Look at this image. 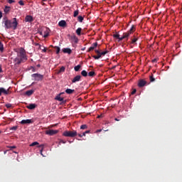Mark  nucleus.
Here are the masks:
<instances>
[{
  "label": "nucleus",
  "instance_id": "obj_1",
  "mask_svg": "<svg viewBox=\"0 0 182 182\" xmlns=\"http://www.w3.org/2000/svg\"><path fill=\"white\" fill-rule=\"evenodd\" d=\"M3 23H4L5 28L6 29L11 28L13 30H16L18 24L17 19L16 18H14L11 20H8L7 18L6 17L4 18Z\"/></svg>",
  "mask_w": 182,
  "mask_h": 182
},
{
  "label": "nucleus",
  "instance_id": "obj_2",
  "mask_svg": "<svg viewBox=\"0 0 182 182\" xmlns=\"http://www.w3.org/2000/svg\"><path fill=\"white\" fill-rule=\"evenodd\" d=\"M17 56L22 59L24 62L27 60L26 53L23 48H21L17 52Z\"/></svg>",
  "mask_w": 182,
  "mask_h": 182
},
{
  "label": "nucleus",
  "instance_id": "obj_3",
  "mask_svg": "<svg viewBox=\"0 0 182 182\" xmlns=\"http://www.w3.org/2000/svg\"><path fill=\"white\" fill-rule=\"evenodd\" d=\"M63 136H65V137H76V136H77V132L75 130L65 131Z\"/></svg>",
  "mask_w": 182,
  "mask_h": 182
},
{
  "label": "nucleus",
  "instance_id": "obj_4",
  "mask_svg": "<svg viewBox=\"0 0 182 182\" xmlns=\"http://www.w3.org/2000/svg\"><path fill=\"white\" fill-rule=\"evenodd\" d=\"M31 76L34 78V80L36 81L43 80V77H44L43 75H41V74H38V73L33 74Z\"/></svg>",
  "mask_w": 182,
  "mask_h": 182
},
{
  "label": "nucleus",
  "instance_id": "obj_5",
  "mask_svg": "<svg viewBox=\"0 0 182 182\" xmlns=\"http://www.w3.org/2000/svg\"><path fill=\"white\" fill-rule=\"evenodd\" d=\"M57 133H58V130L50 129L46 131V134H48V136H54V134H57Z\"/></svg>",
  "mask_w": 182,
  "mask_h": 182
},
{
  "label": "nucleus",
  "instance_id": "obj_6",
  "mask_svg": "<svg viewBox=\"0 0 182 182\" xmlns=\"http://www.w3.org/2000/svg\"><path fill=\"white\" fill-rule=\"evenodd\" d=\"M4 94L7 95L10 94L9 88L8 90L4 89V87H0V96Z\"/></svg>",
  "mask_w": 182,
  "mask_h": 182
},
{
  "label": "nucleus",
  "instance_id": "obj_7",
  "mask_svg": "<svg viewBox=\"0 0 182 182\" xmlns=\"http://www.w3.org/2000/svg\"><path fill=\"white\" fill-rule=\"evenodd\" d=\"M147 84V82L145 80L141 79L138 80V87H143Z\"/></svg>",
  "mask_w": 182,
  "mask_h": 182
},
{
  "label": "nucleus",
  "instance_id": "obj_8",
  "mask_svg": "<svg viewBox=\"0 0 182 182\" xmlns=\"http://www.w3.org/2000/svg\"><path fill=\"white\" fill-rule=\"evenodd\" d=\"M20 123L21 124H32L33 121L32 119H23Z\"/></svg>",
  "mask_w": 182,
  "mask_h": 182
},
{
  "label": "nucleus",
  "instance_id": "obj_9",
  "mask_svg": "<svg viewBox=\"0 0 182 182\" xmlns=\"http://www.w3.org/2000/svg\"><path fill=\"white\" fill-rule=\"evenodd\" d=\"M96 53H97V55H93L92 57L95 59V60H98L99 58H101V52L99 50H95Z\"/></svg>",
  "mask_w": 182,
  "mask_h": 182
},
{
  "label": "nucleus",
  "instance_id": "obj_10",
  "mask_svg": "<svg viewBox=\"0 0 182 182\" xmlns=\"http://www.w3.org/2000/svg\"><path fill=\"white\" fill-rule=\"evenodd\" d=\"M55 100L62 102V104H65L66 103V100H64L63 97H60V94L58 95V96H56Z\"/></svg>",
  "mask_w": 182,
  "mask_h": 182
},
{
  "label": "nucleus",
  "instance_id": "obj_11",
  "mask_svg": "<svg viewBox=\"0 0 182 182\" xmlns=\"http://www.w3.org/2000/svg\"><path fill=\"white\" fill-rule=\"evenodd\" d=\"M14 61L16 63L17 65L25 62L23 60H22L21 58H18V56L14 59Z\"/></svg>",
  "mask_w": 182,
  "mask_h": 182
},
{
  "label": "nucleus",
  "instance_id": "obj_12",
  "mask_svg": "<svg viewBox=\"0 0 182 182\" xmlns=\"http://www.w3.org/2000/svg\"><path fill=\"white\" fill-rule=\"evenodd\" d=\"M97 46H98L97 42L94 43L92 45V46L88 49L87 52H90V51L93 50Z\"/></svg>",
  "mask_w": 182,
  "mask_h": 182
},
{
  "label": "nucleus",
  "instance_id": "obj_13",
  "mask_svg": "<svg viewBox=\"0 0 182 182\" xmlns=\"http://www.w3.org/2000/svg\"><path fill=\"white\" fill-rule=\"evenodd\" d=\"M81 79V76L80 75H77L76 77H75L73 78V80H72L73 83H75L76 82H79Z\"/></svg>",
  "mask_w": 182,
  "mask_h": 182
},
{
  "label": "nucleus",
  "instance_id": "obj_14",
  "mask_svg": "<svg viewBox=\"0 0 182 182\" xmlns=\"http://www.w3.org/2000/svg\"><path fill=\"white\" fill-rule=\"evenodd\" d=\"M26 22H32L33 21V18L31 16H26V18H25Z\"/></svg>",
  "mask_w": 182,
  "mask_h": 182
},
{
  "label": "nucleus",
  "instance_id": "obj_15",
  "mask_svg": "<svg viewBox=\"0 0 182 182\" xmlns=\"http://www.w3.org/2000/svg\"><path fill=\"white\" fill-rule=\"evenodd\" d=\"M138 39H139L138 38H136V37H135V36H134V38H131V44L136 45Z\"/></svg>",
  "mask_w": 182,
  "mask_h": 182
},
{
  "label": "nucleus",
  "instance_id": "obj_16",
  "mask_svg": "<svg viewBox=\"0 0 182 182\" xmlns=\"http://www.w3.org/2000/svg\"><path fill=\"white\" fill-rule=\"evenodd\" d=\"M36 106L37 105L36 104H30L26 107L29 109H34L36 107Z\"/></svg>",
  "mask_w": 182,
  "mask_h": 182
},
{
  "label": "nucleus",
  "instance_id": "obj_17",
  "mask_svg": "<svg viewBox=\"0 0 182 182\" xmlns=\"http://www.w3.org/2000/svg\"><path fill=\"white\" fill-rule=\"evenodd\" d=\"M135 31H136V26L134 25H132V27H131V29H129V31H128V32L130 34H132Z\"/></svg>",
  "mask_w": 182,
  "mask_h": 182
},
{
  "label": "nucleus",
  "instance_id": "obj_18",
  "mask_svg": "<svg viewBox=\"0 0 182 182\" xmlns=\"http://www.w3.org/2000/svg\"><path fill=\"white\" fill-rule=\"evenodd\" d=\"M63 53H68V54H71V53H72L71 49H70L68 48L63 49Z\"/></svg>",
  "mask_w": 182,
  "mask_h": 182
},
{
  "label": "nucleus",
  "instance_id": "obj_19",
  "mask_svg": "<svg viewBox=\"0 0 182 182\" xmlns=\"http://www.w3.org/2000/svg\"><path fill=\"white\" fill-rule=\"evenodd\" d=\"M130 33H129V31H127V33H124L123 34H122V36H124V38L126 39L127 38V40H128V38L130 36Z\"/></svg>",
  "mask_w": 182,
  "mask_h": 182
},
{
  "label": "nucleus",
  "instance_id": "obj_20",
  "mask_svg": "<svg viewBox=\"0 0 182 182\" xmlns=\"http://www.w3.org/2000/svg\"><path fill=\"white\" fill-rule=\"evenodd\" d=\"M60 27H65L66 26V22L65 21H60L58 23Z\"/></svg>",
  "mask_w": 182,
  "mask_h": 182
},
{
  "label": "nucleus",
  "instance_id": "obj_21",
  "mask_svg": "<svg viewBox=\"0 0 182 182\" xmlns=\"http://www.w3.org/2000/svg\"><path fill=\"white\" fill-rule=\"evenodd\" d=\"M34 92V90H30L26 92V95L28 96H31Z\"/></svg>",
  "mask_w": 182,
  "mask_h": 182
},
{
  "label": "nucleus",
  "instance_id": "obj_22",
  "mask_svg": "<svg viewBox=\"0 0 182 182\" xmlns=\"http://www.w3.org/2000/svg\"><path fill=\"white\" fill-rule=\"evenodd\" d=\"M71 39L73 40L75 43H77L78 42V38H77V36L75 35L72 36Z\"/></svg>",
  "mask_w": 182,
  "mask_h": 182
},
{
  "label": "nucleus",
  "instance_id": "obj_23",
  "mask_svg": "<svg viewBox=\"0 0 182 182\" xmlns=\"http://www.w3.org/2000/svg\"><path fill=\"white\" fill-rule=\"evenodd\" d=\"M74 90H71V89H67L66 90H65V92L67 93V94H69V95H70V94H73V92H74Z\"/></svg>",
  "mask_w": 182,
  "mask_h": 182
},
{
  "label": "nucleus",
  "instance_id": "obj_24",
  "mask_svg": "<svg viewBox=\"0 0 182 182\" xmlns=\"http://www.w3.org/2000/svg\"><path fill=\"white\" fill-rule=\"evenodd\" d=\"M156 80V79L154 77V75L152 74V75H151V76H149V81L151 82H154Z\"/></svg>",
  "mask_w": 182,
  "mask_h": 182
},
{
  "label": "nucleus",
  "instance_id": "obj_25",
  "mask_svg": "<svg viewBox=\"0 0 182 182\" xmlns=\"http://www.w3.org/2000/svg\"><path fill=\"white\" fill-rule=\"evenodd\" d=\"M10 7L9 6H5V9H4V12L6 13V14H8L9 11H10Z\"/></svg>",
  "mask_w": 182,
  "mask_h": 182
},
{
  "label": "nucleus",
  "instance_id": "obj_26",
  "mask_svg": "<svg viewBox=\"0 0 182 182\" xmlns=\"http://www.w3.org/2000/svg\"><path fill=\"white\" fill-rule=\"evenodd\" d=\"M88 75H89L90 77H94V76L96 75V73H95L94 71H91V72H90V73H88Z\"/></svg>",
  "mask_w": 182,
  "mask_h": 182
},
{
  "label": "nucleus",
  "instance_id": "obj_27",
  "mask_svg": "<svg viewBox=\"0 0 182 182\" xmlns=\"http://www.w3.org/2000/svg\"><path fill=\"white\" fill-rule=\"evenodd\" d=\"M82 75L84 77H87V72L86 70H82L81 73Z\"/></svg>",
  "mask_w": 182,
  "mask_h": 182
},
{
  "label": "nucleus",
  "instance_id": "obj_28",
  "mask_svg": "<svg viewBox=\"0 0 182 182\" xmlns=\"http://www.w3.org/2000/svg\"><path fill=\"white\" fill-rule=\"evenodd\" d=\"M81 31H82V28H78L77 30L76 31V33L78 36H80L81 35Z\"/></svg>",
  "mask_w": 182,
  "mask_h": 182
},
{
  "label": "nucleus",
  "instance_id": "obj_29",
  "mask_svg": "<svg viewBox=\"0 0 182 182\" xmlns=\"http://www.w3.org/2000/svg\"><path fill=\"white\" fill-rule=\"evenodd\" d=\"M80 68H81V65H77V66L75 67V70L76 72H77V71L80 70Z\"/></svg>",
  "mask_w": 182,
  "mask_h": 182
},
{
  "label": "nucleus",
  "instance_id": "obj_30",
  "mask_svg": "<svg viewBox=\"0 0 182 182\" xmlns=\"http://www.w3.org/2000/svg\"><path fill=\"white\" fill-rule=\"evenodd\" d=\"M77 20H78V21L82 23L84 20V18L82 16H79L77 18Z\"/></svg>",
  "mask_w": 182,
  "mask_h": 182
},
{
  "label": "nucleus",
  "instance_id": "obj_31",
  "mask_svg": "<svg viewBox=\"0 0 182 182\" xmlns=\"http://www.w3.org/2000/svg\"><path fill=\"white\" fill-rule=\"evenodd\" d=\"M39 144L37 141L33 142L30 146L31 147H33L34 146H38Z\"/></svg>",
  "mask_w": 182,
  "mask_h": 182
},
{
  "label": "nucleus",
  "instance_id": "obj_32",
  "mask_svg": "<svg viewBox=\"0 0 182 182\" xmlns=\"http://www.w3.org/2000/svg\"><path fill=\"white\" fill-rule=\"evenodd\" d=\"M80 129L82 130H85V129H87V126L86 124H83L80 127Z\"/></svg>",
  "mask_w": 182,
  "mask_h": 182
},
{
  "label": "nucleus",
  "instance_id": "obj_33",
  "mask_svg": "<svg viewBox=\"0 0 182 182\" xmlns=\"http://www.w3.org/2000/svg\"><path fill=\"white\" fill-rule=\"evenodd\" d=\"M4 50V46L2 43L0 41V51L3 52Z\"/></svg>",
  "mask_w": 182,
  "mask_h": 182
},
{
  "label": "nucleus",
  "instance_id": "obj_34",
  "mask_svg": "<svg viewBox=\"0 0 182 182\" xmlns=\"http://www.w3.org/2000/svg\"><path fill=\"white\" fill-rule=\"evenodd\" d=\"M78 14H79V10H77L74 12L73 16H74V17H77L78 16Z\"/></svg>",
  "mask_w": 182,
  "mask_h": 182
},
{
  "label": "nucleus",
  "instance_id": "obj_35",
  "mask_svg": "<svg viewBox=\"0 0 182 182\" xmlns=\"http://www.w3.org/2000/svg\"><path fill=\"white\" fill-rule=\"evenodd\" d=\"M55 48H56V53L59 54L60 48L59 47H58V46H55Z\"/></svg>",
  "mask_w": 182,
  "mask_h": 182
},
{
  "label": "nucleus",
  "instance_id": "obj_36",
  "mask_svg": "<svg viewBox=\"0 0 182 182\" xmlns=\"http://www.w3.org/2000/svg\"><path fill=\"white\" fill-rule=\"evenodd\" d=\"M114 38H117V39H119L120 35L119 34H114L113 35Z\"/></svg>",
  "mask_w": 182,
  "mask_h": 182
},
{
  "label": "nucleus",
  "instance_id": "obj_37",
  "mask_svg": "<svg viewBox=\"0 0 182 182\" xmlns=\"http://www.w3.org/2000/svg\"><path fill=\"white\" fill-rule=\"evenodd\" d=\"M17 129H18V127H17V126H14V127H12L10 129V130L16 131V130H17Z\"/></svg>",
  "mask_w": 182,
  "mask_h": 182
},
{
  "label": "nucleus",
  "instance_id": "obj_38",
  "mask_svg": "<svg viewBox=\"0 0 182 182\" xmlns=\"http://www.w3.org/2000/svg\"><path fill=\"white\" fill-rule=\"evenodd\" d=\"M107 53H108L107 50L104 51V52H101V58H102V55H103V56L105 55Z\"/></svg>",
  "mask_w": 182,
  "mask_h": 182
},
{
  "label": "nucleus",
  "instance_id": "obj_39",
  "mask_svg": "<svg viewBox=\"0 0 182 182\" xmlns=\"http://www.w3.org/2000/svg\"><path fill=\"white\" fill-rule=\"evenodd\" d=\"M65 68L64 66H63L60 69V73L61 72H65Z\"/></svg>",
  "mask_w": 182,
  "mask_h": 182
},
{
  "label": "nucleus",
  "instance_id": "obj_40",
  "mask_svg": "<svg viewBox=\"0 0 182 182\" xmlns=\"http://www.w3.org/2000/svg\"><path fill=\"white\" fill-rule=\"evenodd\" d=\"M6 107L7 108H10V107H12V105L10 104V103H8V104L6 105Z\"/></svg>",
  "mask_w": 182,
  "mask_h": 182
},
{
  "label": "nucleus",
  "instance_id": "obj_41",
  "mask_svg": "<svg viewBox=\"0 0 182 182\" xmlns=\"http://www.w3.org/2000/svg\"><path fill=\"white\" fill-rule=\"evenodd\" d=\"M18 4H19L21 6H24V2H23L22 0L19 1H18Z\"/></svg>",
  "mask_w": 182,
  "mask_h": 182
},
{
  "label": "nucleus",
  "instance_id": "obj_42",
  "mask_svg": "<svg viewBox=\"0 0 182 182\" xmlns=\"http://www.w3.org/2000/svg\"><path fill=\"white\" fill-rule=\"evenodd\" d=\"M124 39H125L124 38V36H122V37H119V40H118V42H120V41H122V40H124Z\"/></svg>",
  "mask_w": 182,
  "mask_h": 182
},
{
  "label": "nucleus",
  "instance_id": "obj_43",
  "mask_svg": "<svg viewBox=\"0 0 182 182\" xmlns=\"http://www.w3.org/2000/svg\"><path fill=\"white\" fill-rule=\"evenodd\" d=\"M61 143H63V144H65L66 141L60 139L59 144H60Z\"/></svg>",
  "mask_w": 182,
  "mask_h": 182
},
{
  "label": "nucleus",
  "instance_id": "obj_44",
  "mask_svg": "<svg viewBox=\"0 0 182 182\" xmlns=\"http://www.w3.org/2000/svg\"><path fill=\"white\" fill-rule=\"evenodd\" d=\"M7 1L10 4H12V3H15V1H14V0H7Z\"/></svg>",
  "mask_w": 182,
  "mask_h": 182
},
{
  "label": "nucleus",
  "instance_id": "obj_45",
  "mask_svg": "<svg viewBox=\"0 0 182 182\" xmlns=\"http://www.w3.org/2000/svg\"><path fill=\"white\" fill-rule=\"evenodd\" d=\"M9 149H10V150H12L13 149H16V146H8Z\"/></svg>",
  "mask_w": 182,
  "mask_h": 182
},
{
  "label": "nucleus",
  "instance_id": "obj_46",
  "mask_svg": "<svg viewBox=\"0 0 182 182\" xmlns=\"http://www.w3.org/2000/svg\"><path fill=\"white\" fill-rule=\"evenodd\" d=\"M136 89H134V90H132V92H131V95H134V94L136 93Z\"/></svg>",
  "mask_w": 182,
  "mask_h": 182
},
{
  "label": "nucleus",
  "instance_id": "obj_47",
  "mask_svg": "<svg viewBox=\"0 0 182 182\" xmlns=\"http://www.w3.org/2000/svg\"><path fill=\"white\" fill-rule=\"evenodd\" d=\"M77 136H79V137H83L82 134H77Z\"/></svg>",
  "mask_w": 182,
  "mask_h": 182
},
{
  "label": "nucleus",
  "instance_id": "obj_48",
  "mask_svg": "<svg viewBox=\"0 0 182 182\" xmlns=\"http://www.w3.org/2000/svg\"><path fill=\"white\" fill-rule=\"evenodd\" d=\"M85 134H88L89 133H90V130H87L86 132H85Z\"/></svg>",
  "mask_w": 182,
  "mask_h": 182
},
{
  "label": "nucleus",
  "instance_id": "obj_49",
  "mask_svg": "<svg viewBox=\"0 0 182 182\" xmlns=\"http://www.w3.org/2000/svg\"><path fill=\"white\" fill-rule=\"evenodd\" d=\"M43 53H46L47 51V49L44 48V49L42 50Z\"/></svg>",
  "mask_w": 182,
  "mask_h": 182
},
{
  "label": "nucleus",
  "instance_id": "obj_50",
  "mask_svg": "<svg viewBox=\"0 0 182 182\" xmlns=\"http://www.w3.org/2000/svg\"><path fill=\"white\" fill-rule=\"evenodd\" d=\"M48 36V33H46L43 36L44 38H47Z\"/></svg>",
  "mask_w": 182,
  "mask_h": 182
},
{
  "label": "nucleus",
  "instance_id": "obj_51",
  "mask_svg": "<svg viewBox=\"0 0 182 182\" xmlns=\"http://www.w3.org/2000/svg\"><path fill=\"white\" fill-rule=\"evenodd\" d=\"M102 129H98V130L97 131V133H100V132H102Z\"/></svg>",
  "mask_w": 182,
  "mask_h": 182
},
{
  "label": "nucleus",
  "instance_id": "obj_52",
  "mask_svg": "<svg viewBox=\"0 0 182 182\" xmlns=\"http://www.w3.org/2000/svg\"><path fill=\"white\" fill-rule=\"evenodd\" d=\"M1 17H2V13L1 11H0V19L1 18Z\"/></svg>",
  "mask_w": 182,
  "mask_h": 182
},
{
  "label": "nucleus",
  "instance_id": "obj_53",
  "mask_svg": "<svg viewBox=\"0 0 182 182\" xmlns=\"http://www.w3.org/2000/svg\"><path fill=\"white\" fill-rule=\"evenodd\" d=\"M115 122H119V119H118L117 118L114 119Z\"/></svg>",
  "mask_w": 182,
  "mask_h": 182
},
{
  "label": "nucleus",
  "instance_id": "obj_54",
  "mask_svg": "<svg viewBox=\"0 0 182 182\" xmlns=\"http://www.w3.org/2000/svg\"><path fill=\"white\" fill-rule=\"evenodd\" d=\"M38 147H44L43 144L39 145Z\"/></svg>",
  "mask_w": 182,
  "mask_h": 182
},
{
  "label": "nucleus",
  "instance_id": "obj_55",
  "mask_svg": "<svg viewBox=\"0 0 182 182\" xmlns=\"http://www.w3.org/2000/svg\"><path fill=\"white\" fill-rule=\"evenodd\" d=\"M41 36H43V32L42 31H39L38 32Z\"/></svg>",
  "mask_w": 182,
  "mask_h": 182
},
{
  "label": "nucleus",
  "instance_id": "obj_56",
  "mask_svg": "<svg viewBox=\"0 0 182 182\" xmlns=\"http://www.w3.org/2000/svg\"><path fill=\"white\" fill-rule=\"evenodd\" d=\"M82 134V136H86L85 132H83Z\"/></svg>",
  "mask_w": 182,
  "mask_h": 182
},
{
  "label": "nucleus",
  "instance_id": "obj_57",
  "mask_svg": "<svg viewBox=\"0 0 182 182\" xmlns=\"http://www.w3.org/2000/svg\"><path fill=\"white\" fill-rule=\"evenodd\" d=\"M1 72H2V69H1V67L0 65V73H1Z\"/></svg>",
  "mask_w": 182,
  "mask_h": 182
},
{
  "label": "nucleus",
  "instance_id": "obj_58",
  "mask_svg": "<svg viewBox=\"0 0 182 182\" xmlns=\"http://www.w3.org/2000/svg\"><path fill=\"white\" fill-rule=\"evenodd\" d=\"M37 67H38V68H40V67H41V65H40V64L37 65Z\"/></svg>",
  "mask_w": 182,
  "mask_h": 182
},
{
  "label": "nucleus",
  "instance_id": "obj_59",
  "mask_svg": "<svg viewBox=\"0 0 182 182\" xmlns=\"http://www.w3.org/2000/svg\"><path fill=\"white\" fill-rule=\"evenodd\" d=\"M37 46H40V49L42 50V48H41V45H39V44L38 43Z\"/></svg>",
  "mask_w": 182,
  "mask_h": 182
},
{
  "label": "nucleus",
  "instance_id": "obj_60",
  "mask_svg": "<svg viewBox=\"0 0 182 182\" xmlns=\"http://www.w3.org/2000/svg\"><path fill=\"white\" fill-rule=\"evenodd\" d=\"M86 48H82V50H85Z\"/></svg>",
  "mask_w": 182,
  "mask_h": 182
},
{
  "label": "nucleus",
  "instance_id": "obj_61",
  "mask_svg": "<svg viewBox=\"0 0 182 182\" xmlns=\"http://www.w3.org/2000/svg\"><path fill=\"white\" fill-rule=\"evenodd\" d=\"M156 59H155V60H152V62H154H154H156Z\"/></svg>",
  "mask_w": 182,
  "mask_h": 182
},
{
  "label": "nucleus",
  "instance_id": "obj_62",
  "mask_svg": "<svg viewBox=\"0 0 182 182\" xmlns=\"http://www.w3.org/2000/svg\"><path fill=\"white\" fill-rule=\"evenodd\" d=\"M6 151H4V154H6Z\"/></svg>",
  "mask_w": 182,
  "mask_h": 182
},
{
  "label": "nucleus",
  "instance_id": "obj_63",
  "mask_svg": "<svg viewBox=\"0 0 182 182\" xmlns=\"http://www.w3.org/2000/svg\"><path fill=\"white\" fill-rule=\"evenodd\" d=\"M33 72H35V69L33 68Z\"/></svg>",
  "mask_w": 182,
  "mask_h": 182
},
{
  "label": "nucleus",
  "instance_id": "obj_64",
  "mask_svg": "<svg viewBox=\"0 0 182 182\" xmlns=\"http://www.w3.org/2000/svg\"><path fill=\"white\" fill-rule=\"evenodd\" d=\"M14 153H16V154H17V152H16V151H14Z\"/></svg>",
  "mask_w": 182,
  "mask_h": 182
}]
</instances>
